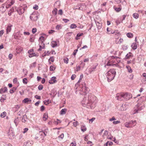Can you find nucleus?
<instances>
[{
	"mask_svg": "<svg viewBox=\"0 0 146 146\" xmlns=\"http://www.w3.org/2000/svg\"><path fill=\"white\" fill-rule=\"evenodd\" d=\"M132 97V96L130 94L125 92L118 94L116 97L118 100H122L124 99L125 100H129Z\"/></svg>",
	"mask_w": 146,
	"mask_h": 146,
	"instance_id": "obj_1",
	"label": "nucleus"
},
{
	"mask_svg": "<svg viewBox=\"0 0 146 146\" xmlns=\"http://www.w3.org/2000/svg\"><path fill=\"white\" fill-rule=\"evenodd\" d=\"M119 59L118 58L115 57L113 56L110 57L106 65L108 66L115 65L119 62Z\"/></svg>",
	"mask_w": 146,
	"mask_h": 146,
	"instance_id": "obj_2",
	"label": "nucleus"
},
{
	"mask_svg": "<svg viewBox=\"0 0 146 146\" xmlns=\"http://www.w3.org/2000/svg\"><path fill=\"white\" fill-rule=\"evenodd\" d=\"M116 72L114 69H111L107 73L106 76L109 82L111 81L115 77Z\"/></svg>",
	"mask_w": 146,
	"mask_h": 146,
	"instance_id": "obj_3",
	"label": "nucleus"
},
{
	"mask_svg": "<svg viewBox=\"0 0 146 146\" xmlns=\"http://www.w3.org/2000/svg\"><path fill=\"white\" fill-rule=\"evenodd\" d=\"M136 121H131L129 122H126L124 123L125 127L127 128L132 127L136 124Z\"/></svg>",
	"mask_w": 146,
	"mask_h": 146,
	"instance_id": "obj_4",
	"label": "nucleus"
},
{
	"mask_svg": "<svg viewBox=\"0 0 146 146\" xmlns=\"http://www.w3.org/2000/svg\"><path fill=\"white\" fill-rule=\"evenodd\" d=\"M28 53L29 54V56L30 58L33 56L37 57L38 56V54L37 53H35L33 49H31L29 50Z\"/></svg>",
	"mask_w": 146,
	"mask_h": 146,
	"instance_id": "obj_5",
	"label": "nucleus"
},
{
	"mask_svg": "<svg viewBox=\"0 0 146 146\" xmlns=\"http://www.w3.org/2000/svg\"><path fill=\"white\" fill-rule=\"evenodd\" d=\"M107 33L109 34H115V35H117V36L119 35V32L117 30L113 31L111 29H109L108 27L107 29Z\"/></svg>",
	"mask_w": 146,
	"mask_h": 146,
	"instance_id": "obj_6",
	"label": "nucleus"
},
{
	"mask_svg": "<svg viewBox=\"0 0 146 146\" xmlns=\"http://www.w3.org/2000/svg\"><path fill=\"white\" fill-rule=\"evenodd\" d=\"M30 18L33 21H36L38 19L37 14L35 12H33L30 16Z\"/></svg>",
	"mask_w": 146,
	"mask_h": 146,
	"instance_id": "obj_7",
	"label": "nucleus"
},
{
	"mask_svg": "<svg viewBox=\"0 0 146 146\" xmlns=\"http://www.w3.org/2000/svg\"><path fill=\"white\" fill-rule=\"evenodd\" d=\"M96 96L92 94L90 95L88 97V100L89 102L91 103H94V102L96 99Z\"/></svg>",
	"mask_w": 146,
	"mask_h": 146,
	"instance_id": "obj_8",
	"label": "nucleus"
},
{
	"mask_svg": "<svg viewBox=\"0 0 146 146\" xmlns=\"http://www.w3.org/2000/svg\"><path fill=\"white\" fill-rule=\"evenodd\" d=\"M120 36V35L117 36V35H115V38H116L115 40V42L117 44H120L123 42V38H120L119 40H118V37Z\"/></svg>",
	"mask_w": 146,
	"mask_h": 146,
	"instance_id": "obj_9",
	"label": "nucleus"
},
{
	"mask_svg": "<svg viewBox=\"0 0 146 146\" xmlns=\"http://www.w3.org/2000/svg\"><path fill=\"white\" fill-rule=\"evenodd\" d=\"M12 27V25L11 24H9L8 25L6 29L7 34H8L11 31Z\"/></svg>",
	"mask_w": 146,
	"mask_h": 146,
	"instance_id": "obj_10",
	"label": "nucleus"
},
{
	"mask_svg": "<svg viewBox=\"0 0 146 146\" xmlns=\"http://www.w3.org/2000/svg\"><path fill=\"white\" fill-rule=\"evenodd\" d=\"M56 79V77H53L51 78L50 80L49 81V83L51 84L55 83L57 82Z\"/></svg>",
	"mask_w": 146,
	"mask_h": 146,
	"instance_id": "obj_11",
	"label": "nucleus"
},
{
	"mask_svg": "<svg viewBox=\"0 0 146 146\" xmlns=\"http://www.w3.org/2000/svg\"><path fill=\"white\" fill-rule=\"evenodd\" d=\"M17 11L19 13V15H21L24 13V9L23 8L20 7L17 9Z\"/></svg>",
	"mask_w": 146,
	"mask_h": 146,
	"instance_id": "obj_12",
	"label": "nucleus"
},
{
	"mask_svg": "<svg viewBox=\"0 0 146 146\" xmlns=\"http://www.w3.org/2000/svg\"><path fill=\"white\" fill-rule=\"evenodd\" d=\"M44 137V135H41L40 134L39 131L38 133H37V134L36 135V137H35V139H38L39 138H40L41 139H43Z\"/></svg>",
	"mask_w": 146,
	"mask_h": 146,
	"instance_id": "obj_13",
	"label": "nucleus"
},
{
	"mask_svg": "<svg viewBox=\"0 0 146 146\" xmlns=\"http://www.w3.org/2000/svg\"><path fill=\"white\" fill-rule=\"evenodd\" d=\"M31 101L32 100L31 99L28 98H26L22 101V103L25 104H29V102H31Z\"/></svg>",
	"mask_w": 146,
	"mask_h": 146,
	"instance_id": "obj_14",
	"label": "nucleus"
},
{
	"mask_svg": "<svg viewBox=\"0 0 146 146\" xmlns=\"http://www.w3.org/2000/svg\"><path fill=\"white\" fill-rule=\"evenodd\" d=\"M127 108V105L126 104H123L120 107L119 110L122 111H124L126 110Z\"/></svg>",
	"mask_w": 146,
	"mask_h": 146,
	"instance_id": "obj_15",
	"label": "nucleus"
},
{
	"mask_svg": "<svg viewBox=\"0 0 146 146\" xmlns=\"http://www.w3.org/2000/svg\"><path fill=\"white\" fill-rule=\"evenodd\" d=\"M133 57V54L131 52H129L126 55L125 58V59H129L132 58Z\"/></svg>",
	"mask_w": 146,
	"mask_h": 146,
	"instance_id": "obj_16",
	"label": "nucleus"
},
{
	"mask_svg": "<svg viewBox=\"0 0 146 146\" xmlns=\"http://www.w3.org/2000/svg\"><path fill=\"white\" fill-rule=\"evenodd\" d=\"M7 91V89L6 87L1 88L0 90V93L2 94L6 92Z\"/></svg>",
	"mask_w": 146,
	"mask_h": 146,
	"instance_id": "obj_17",
	"label": "nucleus"
},
{
	"mask_svg": "<svg viewBox=\"0 0 146 146\" xmlns=\"http://www.w3.org/2000/svg\"><path fill=\"white\" fill-rule=\"evenodd\" d=\"M23 48L22 47L17 48L16 49V52L17 54H19L23 51Z\"/></svg>",
	"mask_w": 146,
	"mask_h": 146,
	"instance_id": "obj_18",
	"label": "nucleus"
},
{
	"mask_svg": "<svg viewBox=\"0 0 146 146\" xmlns=\"http://www.w3.org/2000/svg\"><path fill=\"white\" fill-rule=\"evenodd\" d=\"M131 47L134 50L136 49L137 48V44L135 42H133L131 45Z\"/></svg>",
	"mask_w": 146,
	"mask_h": 146,
	"instance_id": "obj_19",
	"label": "nucleus"
},
{
	"mask_svg": "<svg viewBox=\"0 0 146 146\" xmlns=\"http://www.w3.org/2000/svg\"><path fill=\"white\" fill-rule=\"evenodd\" d=\"M108 132L107 131H105L103 135V136L104 137H105V136H106V138L107 139H111V138L110 137H109L108 135L107 136V135L108 134Z\"/></svg>",
	"mask_w": 146,
	"mask_h": 146,
	"instance_id": "obj_20",
	"label": "nucleus"
},
{
	"mask_svg": "<svg viewBox=\"0 0 146 146\" xmlns=\"http://www.w3.org/2000/svg\"><path fill=\"white\" fill-rule=\"evenodd\" d=\"M126 68H127L129 72L131 73L133 72L132 70L131 69V67L129 65H127L126 66Z\"/></svg>",
	"mask_w": 146,
	"mask_h": 146,
	"instance_id": "obj_21",
	"label": "nucleus"
},
{
	"mask_svg": "<svg viewBox=\"0 0 146 146\" xmlns=\"http://www.w3.org/2000/svg\"><path fill=\"white\" fill-rule=\"evenodd\" d=\"M48 117V115L47 113H44L43 115V119L44 121L46 120Z\"/></svg>",
	"mask_w": 146,
	"mask_h": 146,
	"instance_id": "obj_22",
	"label": "nucleus"
},
{
	"mask_svg": "<svg viewBox=\"0 0 146 146\" xmlns=\"http://www.w3.org/2000/svg\"><path fill=\"white\" fill-rule=\"evenodd\" d=\"M51 46L53 48L56 47L57 46V43L56 41H53L51 42Z\"/></svg>",
	"mask_w": 146,
	"mask_h": 146,
	"instance_id": "obj_23",
	"label": "nucleus"
},
{
	"mask_svg": "<svg viewBox=\"0 0 146 146\" xmlns=\"http://www.w3.org/2000/svg\"><path fill=\"white\" fill-rule=\"evenodd\" d=\"M35 41V37L33 35H31L30 36L29 41L32 42H34Z\"/></svg>",
	"mask_w": 146,
	"mask_h": 146,
	"instance_id": "obj_24",
	"label": "nucleus"
},
{
	"mask_svg": "<svg viewBox=\"0 0 146 146\" xmlns=\"http://www.w3.org/2000/svg\"><path fill=\"white\" fill-rule=\"evenodd\" d=\"M96 24L98 29H100L101 28L102 24L101 23H99V22H96Z\"/></svg>",
	"mask_w": 146,
	"mask_h": 146,
	"instance_id": "obj_25",
	"label": "nucleus"
},
{
	"mask_svg": "<svg viewBox=\"0 0 146 146\" xmlns=\"http://www.w3.org/2000/svg\"><path fill=\"white\" fill-rule=\"evenodd\" d=\"M17 89V87H13V88L9 91L10 93L11 94L15 92Z\"/></svg>",
	"mask_w": 146,
	"mask_h": 146,
	"instance_id": "obj_26",
	"label": "nucleus"
},
{
	"mask_svg": "<svg viewBox=\"0 0 146 146\" xmlns=\"http://www.w3.org/2000/svg\"><path fill=\"white\" fill-rule=\"evenodd\" d=\"M52 102L51 101L49 100H45L44 101V104L46 105H48L50 103H51Z\"/></svg>",
	"mask_w": 146,
	"mask_h": 146,
	"instance_id": "obj_27",
	"label": "nucleus"
},
{
	"mask_svg": "<svg viewBox=\"0 0 146 146\" xmlns=\"http://www.w3.org/2000/svg\"><path fill=\"white\" fill-rule=\"evenodd\" d=\"M67 111V110L66 109H64L62 110L60 112V114L61 115H63L65 114Z\"/></svg>",
	"mask_w": 146,
	"mask_h": 146,
	"instance_id": "obj_28",
	"label": "nucleus"
},
{
	"mask_svg": "<svg viewBox=\"0 0 146 146\" xmlns=\"http://www.w3.org/2000/svg\"><path fill=\"white\" fill-rule=\"evenodd\" d=\"M112 142L111 141H108L106 144H105L104 146H108V145H109V146H110L112 145Z\"/></svg>",
	"mask_w": 146,
	"mask_h": 146,
	"instance_id": "obj_29",
	"label": "nucleus"
},
{
	"mask_svg": "<svg viewBox=\"0 0 146 146\" xmlns=\"http://www.w3.org/2000/svg\"><path fill=\"white\" fill-rule=\"evenodd\" d=\"M61 122V121L60 120H59L58 119H57L56 121H54V124H56V125H58V124L60 123Z\"/></svg>",
	"mask_w": 146,
	"mask_h": 146,
	"instance_id": "obj_30",
	"label": "nucleus"
},
{
	"mask_svg": "<svg viewBox=\"0 0 146 146\" xmlns=\"http://www.w3.org/2000/svg\"><path fill=\"white\" fill-rule=\"evenodd\" d=\"M14 11V8H12L10 10V11H9L8 13V15L9 16H10L11 15L12 13Z\"/></svg>",
	"mask_w": 146,
	"mask_h": 146,
	"instance_id": "obj_31",
	"label": "nucleus"
},
{
	"mask_svg": "<svg viewBox=\"0 0 146 146\" xmlns=\"http://www.w3.org/2000/svg\"><path fill=\"white\" fill-rule=\"evenodd\" d=\"M55 67L54 65L51 66L50 68V70L51 71H54L55 69Z\"/></svg>",
	"mask_w": 146,
	"mask_h": 146,
	"instance_id": "obj_32",
	"label": "nucleus"
},
{
	"mask_svg": "<svg viewBox=\"0 0 146 146\" xmlns=\"http://www.w3.org/2000/svg\"><path fill=\"white\" fill-rule=\"evenodd\" d=\"M81 130L83 132H84L86 130V128L85 126L84 125H82L81 126Z\"/></svg>",
	"mask_w": 146,
	"mask_h": 146,
	"instance_id": "obj_33",
	"label": "nucleus"
},
{
	"mask_svg": "<svg viewBox=\"0 0 146 146\" xmlns=\"http://www.w3.org/2000/svg\"><path fill=\"white\" fill-rule=\"evenodd\" d=\"M7 115V113L5 111L1 113V117L2 118H4Z\"/></svg>",
	"mask_w": 146,
	"mask_h": 146,
	"instance_id": "obj_34",
	"label": "nucleus"
},
{
	"mask_svg": "<svg viewBox=\"0 0 146 146\" xmlns=\"http://www.w3.org/2000/svg\"><path fill=\"white\" fill-rule=\"evenodd\" d=\"M44 37L42 36H40L39 38V41H41L42 43H43V42L44 41Z\"/></svg>",
	"mask_w": 146,
	"mask_h": 146,
	"instance_id": "obj_35",
	"label": "nucleus"
},
{
	"mask_svg": "<svg viewBox=\"0 0 146 146\" xmlns=\"http://www.w3.org/2000/svg\"><path fill=\"white\" fill-rule=\"evenodd\" d=\"M127 35L128 37L129 38H131L133 36V34L131 33H127Z\"/></svg>",
	"mask_w": 146,
	"mask_h": 146,
	"instance_id": "obj_36",
	"label": "nucleus"
},
{
	"mask_svg": "<svg viewBox=\"0 0 146 146\" xmlns=\"http://www.w3.org/2000/svg\"><path fill=\"white\" fill-rule=\"evenodd\" d=\"M77 27L76 25L74 24H72L71 25L70 28L71 29H73L76 28Z\"/></svg>",
	"mask_w": 146,
	"mask_h": 146,
	"instance_id": "obj_37",
	"label": "nucleus"
},
{
	"mask_svg": "<svg viewBox=\"0 0 146 146\" xmlns=\"http://www.w3.org/2000/svg\"><path fill=\"white\" fill-rule=\"evenodd\" d=\"M42 45H40V48L38 49L39 50H41V49L44 48V44L43 43H41Z\"/></svg>",
	"mask_w": 146,
	"mask_h": 146,
	"instance_id": "obj_38",
	"label": "nucleus"
},
{
	"mask_svg": "<svg viewBox=\"0 0 146 146\" xmlns=\"http://www.w3.org/2000/svg\"><path fill=\"white\" fill-rule=\"evenodd\" d=\"M54 58L53 56L51 57H50V59L48 60V62H49V63L51 64V62H50V61L52 62H53L54 61Z\"/></svg>",
	"mask_w": 146,
	"mask_h": 146,
	"instance_id": "obj_39",
	"label": "nucleus"
},
{
	"mask_svg": "<svg viewBox=\"0 0 146 146\" xmlns=\"http://www.w3.org/2000/svg\"><path fill=\"white\" fill-rule=\"evenodd\" d=\"M133 16L135 18L137 19L139 17V15L138 13H135L133 14Z\"/></svg>",
	"mask_w": 146,
	"mask_h": 146,
	"instance_id": "obj_40",
	"label": "nucleus"
},
{
	"mask_svg": "<svg viewBox=\"0 0 146 146\" xmlns=\"http://www.w3.org/2000/svg\"><path fill=\"white\" fill-rule=\"evenodd\" d=\"M23 83L25 84H27V80L26 78H24L23 80Z\"/></svg>",
	"mask_w": 146,
	"mask_h": 146,
	"instance_id": "obj_41",
	"label": "nucleus"
},
{
	"mask_svg": "<svg viewBox=\"0 0 146 146\" xmlns=\"http://www.w3.org/2000/svg\"><path fill=\"white\" fill-rule=\"evenodd\" d=\"M122 48L123 50H126L127 49V46L125 44H124L122 46Z\"/></svg>",
	"mask_w": 146,
	"mask_h": 146,
	"instance_id": "obj_42",
	"label": "nucleus"
},
{
	"mask_svg": "<svg viewBox=\"0 0 146 146\" xmlns=\"http://www.w3.org/2000/svg\"><path fill=\"white\" fill-rule=\"evenodd\" d=\"M46 133L47 132H45L42 131H40V134L41 135H44V137L46 135Z\"/></svg>",
	"mask_w": 146,
	"mask_h": 146,
	"instance_id": "obj_43",
	"label": "nucleus"
},
{
	"mask_svg": "<svg viewBox=\"0 0 146 146\" xmlns=\"http://www.w3.org/2000/svg\"><path fill=\"white\" fill-rule=\"evenodd\" d=\"M64 62L66 64H68V59L67 58H64L63 59Z\"/></svg>",
	"mask_w": 146,
	"mask_h": 146,
	"instance_id": "obj_44",
	"label": "nucleus"
},
{
	"mask_svg": "<svg viewBox=\"0 0 146 146\" xmlns=\"http://www.w3.org/2000/svg\"><path fill=\"white\" fill-rule=\"evenodd\" d=\"M57 9L55 8L52 11V13L54 15H56L57 14Z\"/></svg>",
	"mask_w": 146,
	"mask_h": 146,
	"instance_id": "obj_45",
	"label": "nucleus"
},
{
	"mask_svg": "<svg viewBox=\"0 0 146 146\" xmlns=\"http://www.w3.org/2000/svg\"><path fill=\"white\" fill-rule=\"evenodd\" d=\"M115 23L117 25H118L121 23V19L119 20V19H117L116 20Z\"/></svg>",
	"mask_w": 146,
	"mask_h": 146,
	"instance_id": "obj_46",
	"label": "nucleus"
},
{
	"mask_svg": "<svg viewBox=\"0 0 146 146\" xmlns=\"http://www.w3.org/2000/svg\"><path fill=\"white\" fill-rule=\"evenodd\" d=\"M97 65H98L97 64L93 66V67L91 69L92 71H93L95 69H96Z\"/></svg>",
	"mask_w": 146,
	"mask_h": 146,
	"instance_id": "obj_47",
	"label": "nucleus"
},
{
	"mask_svg": "<svg viewBox=\"0 0 146 146\" xmlns=\"http://www.w3.org/2000/svg\"><path fill=\"white\" fill-rule=\"evenodd\" d=\"M73 125L74 127H76L78 124V123L77 121L73 122Z\"/></svg>",
	"mask_w": 146,
	"mask_h": 146,
	"instance_id": "obj_48",
	"label": "nucleus"
},
{
	"mask_svg": "<svg viewBox=\"0 0 146 146\" xmlns=\"http://www.w3.org/2000/svg\"><path fill=\"white\" fill-rule=\"evenodd\" d=\"M64 137V134L63 133H62L61 135H60L58 136V138L59 139H62Z\"/></svg>",
	"mask_w": 146,
	"mask_h": 146,
	"instance_id": "obj_49",
	"label": "nucleus"
},
{
	"mask_svg": "<svg viewBox=\"0 0 146 146\" xmlns=\"http://www.w3.org/2000/svg\"><path fill=\"white\" fill-rule=\"evenodd\" d=\"M28 130H29V129L28 128H24L23 129V133H26L28 131Z\"/></svg>",
	"mask_w": 146,
	"mask_h": 146,
	"instance_id": "obj_50",
	"label": "nucleus"
},
{
	"mask_svg": "<svg viewBox=\"0 0 146 146\" xmlns=\"http://www.w3.org/2000/svg\"><path fill=\"white\" fill-rule=\"evenodd\" d=\"M36 62H35L32 63L31 65V67H35L36 66Z\"/></svg>",
	"mask_w": 146,
	"mask_h": 146,
	"instance_id": "obj_51",
	"label": "nucleus"
},
{
	"mask_svg": "<svg viewBox=\"0 0 146 146\" xmlns=\"http://www.w3.org/2000/svg\"><path fill=\"white\" fill-rule=\"evenodd\" d=\"M55 32V31L51 30L49 31L48 32V33L49 34H51L52 33H54Z\"/></svg>",
	"mask_w": 146,
	"mask_h": 146,
	"instance_id": "obj_52",
	"label": "nucleus"
},
{
	"mask_svg": "<svg viewBox=\"0 0 146 146\" xmlns=\"http://www.w3.org/2000/svg\"><path fill=\"white\" fill-rule=\"evenodd\" d=\"M95 119V118L94 117H93L91 119L89 120V122L90 123H92L93 121H94Z\"/></svg>",
	"mask_w": 146,
	"mask_h": 146,
	"instance_id": "obj_53",
	"label": "nucleus"
},
{
	"mask_svg": "<svg viewBox=\"0 0 146 146\" xmlns=\"http://www.w3.org/2000/svg\"><path fill=\"white\" fill-rule=\"evenodd\" d=\"M50 52L49 51H47L46 52H45V53L46 54L45 55L49 56L50 55Z\"/></svg>",
	"mask_w": 146,
	"mask_h": 146,
	"instance_id": "obj_54",
	"label": "nucleus"
},
{
	"mask_svg": "<svg viewBox=\"0 0 146 146\" xmlns=\"http://www.w3.org/2000/svg\"><path fill=\"white\" fill-rule=\"evenodd\" d=\"M81 66H77V67L76 68V71L78 72L81 69Z\"/></svg>",
	"mask_w": 146,
	"mask_h": 146,
	"instance_id": "obj_55",
	"label": "nucleus"
},
{
	"mask_svg": "<svg viewBox=\"0 0 146 146\" xmlns=\"http://www.w3.org/2000/svg\"><path fill=\"white\" fill-rule=\"evenodd\" d=\"M37 31V29L36 28H33L32 30V32L33 34L35 33Z\"/></svg>",
	"mask_w": 146,
	"mask_h": 146,
	"instance_id": "obj_56",
	"label": "nucleus"
},
{
	"mask_svg": "<svg viewBox=\"0 0 146 146\" xmlns=\"http://www.w3.org/2000/svg\"><path fill=\"white\" fill-rule=\"evenodd\" d=\"M70 146H76V143L75 142L71 143L70 145Z\"/></svg>",
	"mask_w": 146,
	"mask_h": 146,
	"instance_id": "obj_57",
	"label": "nucleus"
},
{
	"mask_svg": "<svg viewBox=\"0 0 146 146\" xmlns=\"http://www.w3.org/2000/svg\"><path fill=\"white\" fill-rule=\"evenodd\" d=\"M4 33V31L3 30H2L0 31V37L2 36Z\"/></svg>",
	"mask_w": 146,
	"mask_h": 146,
	"instance_id": "obj_58",
	"label": "nucleus"
},
{
	"mask_svg": "<svg viewBox=\"0 0 146 146\" xmlns=\"http://www.w3.org/2000/svg\"><path fill=\"white\" fill-rule=\"evenodd\" d=\"M76 75L75 74H73L71 77V79L72 80H73L76 77Z\"/></svg>",
	"mask_w": 146,
	"mask_h": 146,
	"instance_id": "obj_59",
	"label": "nucleus"
},
{
	"mask_svg": "<svg viewBox=\"0 0 146 146\" xmlns=\"http://www.w3.org/2000/svg\"><path fill=\"white\" fill-rule=\"evenodd\" d=\"M35 97L37 99L40 100L41 99L40 96L37 95L35 96Z\"/></svg>",
	"mask_w": 146,
	"mask_h": 146,
	"instance_id": "obj_60",
	"label": "nucleus"
},
{
	"mask_svg": "<svg viewBox=\"0 0 146 146\" xmlns=\"http://www.w3.org/2000/svg\"><path fill=\"white\" fill-rule=\"evenodd\" d=\"M15 2V0H11V4H9V6H11V5H13Z\"/></svg>",
	"mask_w": 146,
	"mask_h": 146,
	"instance_id": "obj_61",
	"label": "nucleus"
},
{
	"mask_svg": "<svg viewBox=\"0 0 146 146\" xmlns=\"http://www.w3.org/2000/svg\"><path fill=\"white\" fill-rule=\"evenodd\" d=\"M125 17L126 15H123L122 16V19H121V23L123 22V21L125 19Z\"/></svg>",
	"mask_w": 146,
	"mask_h": 146,
	"instance_id": "obj_62",
	"label": "nucleus"
},
{
	"mask_svg": "<svg viewBox=\"0 0 146 146\" xmlns=\"http://www.w3.org/2000/svg\"><path fill=\"white\" fill-rule=\"evenodd\" d=\"M13 55L12 54H10L9 55V58L10 60L11 59L13 58Z\"/></svg>",
	"mask_w": 146,
	"mask_h": 146,
	"instance_id": "obj_63",
	"label": "nucleus"
},
{
	"mask_svg": "<svg viewBox=\"0 0 146 146\" xmlns=\"http://www.w3.org/2000/svg\"><path fill=\"white\" fill-rule=\"evenodd\" d=\"M45 110V107L43 106H42L40 107V111H44Z\"/></svg>",
	"mask_w": 146,
	"mask_h": 146,
	"instance_id": "obj_64",
	"label": "nucleus"
}]
</instances>
